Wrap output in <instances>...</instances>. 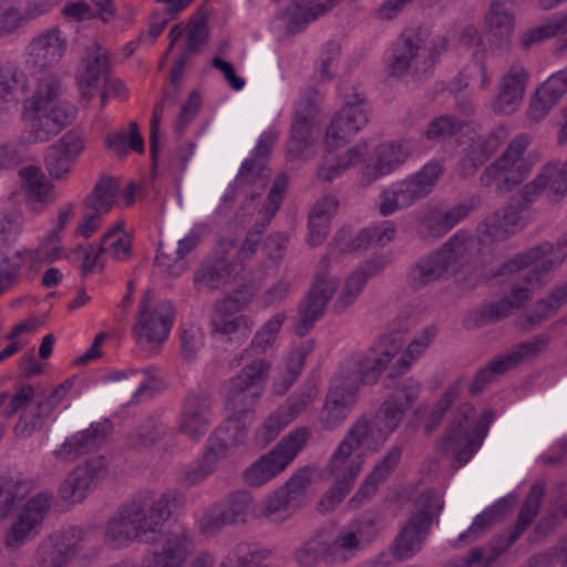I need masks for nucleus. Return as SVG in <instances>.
<instances>
[{"mask_svg":"<svg viewBox=\"0 0 567 567\" xmlns=\"http://www.w3.org/2000/svg\"><path fill=\"white\" fill-rule=\"evenodd\" d=\"M29 90L27 75L13 64L0 69V109H16Z\"/></svg>","mask_w":567,"mask_h":567,"instance_id":"nucleus-43","label":"nucleus"},{"mask_svg":"<svg viewBox=\"0 0 567 567\" xmlns=\"http://www.w3.org/2000/svg\"><path fill=\"white\" fill-rule=\"evenodd\" d=\"M285 311L276 312L266 322H264L252 336L250 343L243 350L241 359L250 360L262 359L261 355L272 351L276 348L281 328L287 320Z\"/></svg>","mask_w":567,"mask_h":567,"instance_id":"nucleus-38","label":"nucleus"},{"mask_svg":"<svg viewBox=\"0 0 567 567\" xmlns=\"http://www.w3.org/2000/svg\"><path fill=\"white\" fill-rule=\"evenodd\" d=\"M252 504L249 492L238 489L210 505L198 520L199 532L205 536L218 534L225 526L244 523Z\"/></svg>","mask_w":567,"mask_h":567,"instance_id":"nucleus-17","label":"nucleus"},{"mask_svg":"<svg viewBox=\"0 0 567 567\" xmlns=\"http://www.w3.org/2000/svg\"><path fill=\"white\" fill-rule=\"evenodd\" d=\"M403 449L401 445H392L385 455L377 463L372 472L364 478L358 492L349 501L351 507H359L375 494L379 485L383 483L398 467Z\"/></svg>","mask_w":567,"mask_h":567,"instance_id":"nucleus-36","label":"nucleus"},{"mask_svg":"<svg viewBox=\"0 0 567 567\" xmlns=\"http://www.w3.org/2000/svg\"><path fill=\"white\" fill-rule=\"evenodd\" d=\"M364 462L363 453L350 454L337 446L323 468V476L332 486L319 503L321 511L330 512L342 502L353 487Z\"/></svg>","mask_w":567,"mask_h":567,"instance_id":"nucleus-12","label":"nucleus"},{"mask_svg":"<svg viewBox=\"0 0 567 567\" xmlns=\"http://www.w3.org/2000/svg\"><path fill=\"white\" fill-rule=\"evenodd\" d=\"M84 147L83 135L75 130L66 132L48 146L43 155V164L50 178L66 179Z\"/></svg>","mask_w":567,"mask_h":567,"instance_id":"nucleus-20","label":"nucleus"},{"mask_svg":"<svg viewBox=\"0 0 567 567\" xmlns=\"http://www.w3.org/2000/svg\"><path fill=\"white\" fill-rule=\"evenodd\" d=\"M549 340L548 336H537L517 344L508 353L491 360L476 373L470 385V392L474 395L481 393L495 375L503 374L520 363L536 358L547 348Z\"/></svg>","mask_w":567,"mask_h":567,"instance_id":"nucleus-18","label":"nucleus"},{"mask_svg":"<svg viewBox=\"0 0 567 567\" xmlns=\"http://www.w3.org/2000/svg\"><path fill=\"white\" fill-rule=\"evenodd\" d=\"M28 493L25 483L0 478V516L6 518L13 515L3 536V544L10 550L19 549L40 535L51 508V493L39 492L22 503Z\"/></svg>","mask_w":567,"mask_h":567,"instance_id":"nucleus-3","label":"nucleus"},{"mask_svg":"<svg viewBox=\"0 0 567 567\" xmlns=\"http://www.w3.org/2000/svg\"><path fill=\"white\" fill-rule=\"evenodd\" d=\"M567 93V68L551 74L530 100L527 117L532 122L543 121Z\"/></svg>","mask_w":567,"mask_h":567,"instance_id":"nucleus-34","label":"nucleus"},{"mask_svg":"<svg viewBox=\"0 0 567 567\" xmlns=\"http://www.w3.org/2000/svg\"><path fill=\"white\" fill-rule=\"evenodd\" d=\"M63 85L55 73L38 79L33 94L23 101V116L37 142H47L69 123L70 114L61 101Z\"/></svg>","mask_w":567,"mask_h":567,"instance_id":"nucleus-4","label":"nucleus"},{"mask_svg":"<svg viewBox=\"0 0 567 567\" xmlns=\"http://www.w3.org/2000/svg\"><path fill=\"white\" fill-rule=\"evenodd\" d=\"M506 137L507 132L504 126H497L486 134L474 137L466 158V162H471L468 173H474L478 165L484 164L498 150Z\"/></svg>","mask_w":567,"mask_h":567,"instance_id":"nucleus-45","label":"nucleus"},{"mask_svg":"<svg viewBox=\"0 0 567 567\" xmlns=\"http://www.w3.org/2000/svg\"><path fill=\"white\" fill-rule=\"evenodd\" d=\"M270 174L267 165L255 159H246L235 178L236 187L243 195V210L254 207V202L267 187Z\"/></svg>","mask_w":567,"mask_h":567,"instance_id":"nucleus-35","label":"nucleus"},{"mask_svg":"<svg viewBox=\"0 0 567 567\" xmlns=\"http://www.w3.org/2000/svg\"><path fill=\"white\" fill-rule=\"evenodd\" d=\"M82 532L76 527L54 533L38 547L39 567H68L79 550Z\"/></svg>","mask_w":567,"mask_h":567,"instance_id":"nucleus-27","label":"nucleus"},{"mask_svg":"<svg viewBox=\"0 0 567 567\" xmlns=\"http://www.w3.org/2000/svg\"><path fill=\"white\" fill-rule=\"evenodd\" d=\"M529 73L520 63H514L501 78L497 93L492 101L495 114L511 115L523 102Z\"/></svg>","mask_w":567,"mask_h":567,"instance_id":"nucleus-30","label":"nucleus"},{"mask_svg":"<svg viewBox=\"0 0 567 567\" xmlns=\"http://www.w3.org/2000/svg\"><path fill=\"white\" fill-rule=\"evenodd\" d=\"M20 230L21 224L18 217L0 214V292L18 278L22 264L33 258L30 251H16L12 256L7 252Z\"/></svg>","mask_w":567,"mask_h":567,"instance_id":"nucleus-24","label":"nucleus"},{"mask_svg":"<svg viewBox=\"0 0 567 567\" xmlns=\"http://www.w3.org/2000/svg\"><path fill=\"white\" fill-rule=\"evenodd\" d=\"M339 286V279L327 270V260H320L315 281L298 305L293 331L306 336L324 315L326 307Z\"/></svg>","mask_w":567,"mask_h":567,"instance_id":"nucleus-13","label":"nucleus"},{"mask_svg":"<svg viewBox=\"0 0 567 567\" xmlns=\"http://www.w3.org/2000/svg\"><path fill=\"white\" fill-rule=\"evenodd\" d=\"M23 183L25 197L29 202L50 204L54 202L53 185L42 173L41 168L28 165L19 171Z\"/></svg>","mask_w":567,"mask_h":567,"instance_id":"nucleus-47","label":"nucleus"},{"mask_svg":"<svg viewBox=\"0 0 567 567\" xmlns=\"http://www.w3.org/2000/svg\"><path fill=\"white\" fill-rule=\"evenodd\" d=\"M291 422L287 416L282 413V411L277 408L272 413H270L262 424L255 432V441L260 447H265L272 441H275L280 432L289 425Z\"/></svg>","mask_w":567,"mask_h":567,"instance_id":"nucleus-63","label":"nucleus"},{"mask_svg":"<svg viewBox=\"0 0 567 567\" xmlns=\"http://www.w3.org/2000/svg\"><path fill=\"white\" fill-rule=\"evenodd\" d=\"M365 440H370L373 443V433L369 419L362 415L351 424L338 447L350 454H357V450Z\"/></svg>","mask_w":567,"mask_h":567,"instance_id":"nucleus-62","label":"nucleus"},{"mask_svg":"<svg viewBox=\"0 0 567 567\" xmlns=\"http://www.w3.org/2000/svg\"><path fill=\"white\" fill-rule=\"evenodd\" d=\"M365 249L362 231L352 234V229L348 226H342L333 236L328 246L327 254L320 260H327V270L332 259L342 254H352Z\"/></svg>","mask_w":567,"mask_h":567,"instance_id":"nucleus-51","label":"nucleus"},{"mask_svg":"<svg viewBox=\"0 0 567 567\" xmlns=\"http://www.w3.org/2000/svg\"><path fill=\"white\" fill-rule=\"evenodd\" d=\"M155 265L162 272L171 277H178L188 269L187 260L173 243H159Z\"/></svg>","mask_w":567,"mask_h":567,"instance_id":"nucleus-57","label":"nucleus"},{"mask_svg":"<svg viewBox=\"0 0 567 567\" xmlns=\"http://www.w3.org/2000/svg\"><path fill=\"white\" fill-rule=\"evenodd\" d=\"M473 412L472 405L462 404L436 443L439 451L452 455L460 466L466 464L480 449L494 417L491 410H485L476 422L472 420Z\"/></svg>","mask_w":567,"mask_h":567,"instance_id":"nucleus-6","label":"nucleus"},{"mask_svg":"<svg viewBox=\"0 0 567 567\" xmlns=\"http://www.w3.org/2000/svg\"><path fill=\"white\" fill-rule=\"evenodd\" d=\"M334 3L336 0H317L310 8L297 6L287 24L288 31L293 34L301 32L311 21L329 11Z\"/></svg>","mask_w":567,"mask_h":567,"instance_id":"nucleus-60","label":"nucleus"},{"mask_svg":"<svg viewBox=\"0 0 567 567\" xmlns=\"http://www.w3.org/2000/svg\"><path fill=\"white\" fill-rule=\"evenodd\" d=\"M419 391V383L408 379L386 396L370 421L374 444L382 445L399 427L404 414L415 402Z\"/></svg>","mask_w":567,"mask_h":567,"instance_id":"nucleus-14","label":"nucleus"},{"mask_svg":"<svg viewBox=\"0 0 567 567\" xmlns=\"http://www.w3.org/2000/svg\"><path fill=\"white\" fill-rule=\"evenodd\" d=\"M444 257L439 249L421 256L406 274V284L413 290H420L439 281L447 271Z\"/></svg>","mask_w":567,"mask_h":567,"instance_id":"nucleus-40","label":"nucleus"},{"mask_svg":"<svg viewBox=\"0 0 567 567\" xmlns=\"http://www.w3.org/2000/svg\"><path fill=\"white\" fill-rule=\"evenodd\" d=\"M123 228L124 223L120 221L102 236L100 252L107 254L117 261H124L130 257L132 241Z\"/></svg>","mask_w":567,"mask_h":567,"instance_id":"nucleus-53","label":"nucleus"},{"mask_svg":"<svg viewBox=\"0 0 567 567\" xmlns=\"http://www.w3.org/2000/svg\"><path fill=\"white\" fill-rule=\"evenodd\" d=\"M434 60L421 37L413 32H404L393 48L389 73L402 76L410 73L416 80L426 76L433 69Z\"/></svg>","mask_w":567,"mask_h":567,"instance_id":"nucleus-16","label":"nucleus"},{"mask_svg":"<svg viewBox=\"0 0 567 567\" xmlns=\"http://www.w3.org/2000/svg\"><path fill=\"white\" fill-rule=\"evenodd\" d=\"M442 174V163L431 161L423 165L417 173L384 188L380 194L379 213L382 216H389L426 197Z\"/></svg>","mask_w":567,"mask_h":567,"instance_id":"nucleus-9","label":"nucleus"},{"mask_svg":"<svg viewBox=\"0 0 567 567\" xmlns=\"http://www.w3.org/2000/svg\"><path fill=\"white\" fill-rule=\"evenodd\" d=\"M213 406L207 394L188 393L182 402L177 429L190 441L198 442L212 425Z\"/></svg>","mask_w":567,"mask_h":567,"instance_id":"nucleus-25","label":"nucleus"},{"mask_svg":"<svg viewBox=\"0 0 567 567\" xmlns=\"http://www.w3.org/2000/svg\"><path fill=\"white\" fill-rule=\"evenodd\" d=\"M66 39L59 28L47 29L33 37L25 48V65L33 71H44L55 65L66 51Z\"/></svg>","mask_w":567,"mask_h":567,"instance_id":"nucleus-23","label":"nucleus"},{"mask_svg":"<svg viewBox=\"0 0 567 567\" xmlns=\"http://www.w3.org/2000/svg\"><path fill=\"white\" fill-rule=\"evenodd\" d=\"M109 473L103 456L92 457L74 467L59 487V497L69 503L82 502L89 491L103 481Z\"/></svg>","mask_w":567,"mask_h":567,"instance_id":"nucleus-22","label":"nucleus"},{"mask_svg":"<svg viewBox=\"0 0 567 567\" xmlns=\"http://www.w3.org/2000/svg\"><path fill=\"white\" fill-rule=\"evenodd\" d=\"M110 395L123 405L137 404L153 396L155 375L151 369L111 371L104 377Z\"/></svg>","mask_w":567,"mask_h":567,"instance_id":"nucleus-19","label":"nucleus"},{"mask_svg":"<svg viewBox=\"0 0 567 567\" xmlns=\"http://www.w3.org/2000/svg\"><path fill=\"white\" fill-rule=\"evenodd\" d=\"M386 365V358H383L373 349H369L365 352L353 353L348 357L336 377L341 378L348 385L353 381V389L359 391L361 383H375Z\"/></svg>","mask_w":567,"mask_h":567,"instance_id":"nucleus-28","label":"nucleus"},{"mask_svg":"<svg viewBox=\"0 0 567 567\" xmlns=\"http://www.w3.org/2000/svg\"><path fill=\"white\" fill-rule=\"evenodd\" d=\"M82 69L76 76L81 97L87 103L95 95L100 79L109 72V56L94 44L87 49L82 60Z\"/></svg>","mask_w":567,"mask_h":567,"instance_id":"nucleus-37","label":"nucleus"},{"mask_svg":"<svg viewBox=\"0 0 567 567\" xmlns=\"http://www.w3.org/2000/svg\"><path fill=\"white\" fill-rule=\"evenodd\" d=\"M553 200L567 194V161L551 162L539 172Z\"/></svg>","mask_w":567,"mask_h":567,"instance_id":"nucleus-59","label":"nucleus"},{"mask_svg":"<svg viewBox=\"0 0 567 567\" xmlns=\"http://www.w3.org/2000/svg\"><path fill=\"white\" fill-rule=\"evenodd\" d=\"M415 507L395 538L394 555L400 559H408L421 550L434 516L443 508V502L435 492L425 491L416 498Z\"/></svg>","mask_w":567,"mask_h":567,"instance_id":"nucleus-11","label":"nucleus"},{"mask_svg":"<svg viewBox=\"0 0 567 567\" xmlns=\"http://www.w3.org/2000/svg\"><path fill=\"white\" fill-rule=\"evenodd\" d=\"M567 303V280L557 286L547 298L539 300L534 306L530 313L527 316V320L530 324H538L553 313H555L560 307Z\"/></svg>","mask_w":567,"mask_h":567,"instance_id":"nucleus-56","label":"nucleus"},{"mask_svg":"<svg viewBox=\"0 0 567 567\" xmlns=\"http://www.w3.org/2000/svg\"><path fill=\"white\" fill-rule=\"evenodd\" d=\"M185 503V494L175 487L163 493L140 489L121 503L107 520L105 542L113 547H124L135 540L148 542Z\"/></svg>","mask_w":567,"mask_h":567,"instance_id":"nucleus-1","label":"nucleus"},{"mask_svg":"<svg viewBox=\"0 0 567 567\" xmlns=\"http://www.w3.org/2000/svg\"><path fill=\"white\" fill-rule=\"evenodd\" d=\"M545 495V485L542 482L534 484L526 497L518 517L517 522L514 526V530L508 535L507 542L504 549L512 546L526 530V528L532 524L534 518L537 516L543 498Z\"/></svg>","mask_w":567,"mask_h":567,"instance_id":"nucleus-48","label":"nucleus"},{"mask_svg":"<svg viewBox=\"0 0 567 567\" xmlns=\"http://www.w3.org/2000/svg\"><path fill=\"white\" fill-rule=\"evenodd\" d=\"M507 4L508 0H493L485 18L489 32L501 39L508 38L514 30V16Z\"/></svg>","mask_w":567,"mask_h":567,"instance_id":"nucleus-54","label":"nucleus"},{"mask_svg":"<svg viewBox=\"0 0 567 567\" xmlns=\"http://www.w3.org/2000/svg\"><path fill=\"white\" fill-rule=\"evenodd\" d=\"M168 427L163 420L148 417L131 433L130 444L134 449L147 447L164 439Z\"/></svg>","mask_w":567,"mask_h":567,"instance_id":"nucleus-58","label":"nucleus"},{"mask_svg":"<svg viewBox=\"0 0 567 567\" xmlns=\"http://www.w3.org/2000/svg\"><path fill=\"white\" fill-rule=\"evenodd\" d=\"M328 546L332 561L347 560L362 549L350 526L339 532L332 542L328 540Z\"/></svg>","mask_w":567,"mask_h":567,"instance_id":"nucleus-64","label":"nucleus"},{"mask_svg":"<svg viewBox=\"0 0 567 567\" xmlns=\"http://www.w3.org/2000/svg\"><path fill=\"white\" fill-rule=\"evenodd\" d=\"M310 437L309 427H296L284 436L272 450L258 457L244 471V482L255 487L266 484L286 470Z\"/></svg>","mask_w":567,"mask_h":567,"instance_id":"nucleus-8","label":"nucleus"},{"mask_svg":"<svg viewBox=\"0 0 567 567\" xmlns=\"http://www.w3.org/2000/svg\"><path fill=\"white\" fill-rule=\"evenodd\" d=\"M112 425L109 421L91 424L86 430L76 432L53 451L61 462H73L78 457L99 449L110 435Z\"/></svg>","mask_w":567,"mask_h":567,"instance_id":"nucleus-31","label":"nucleus"},{"mask_svg":"<svg viewBox=\"0 0 567 567\" xmlns=\"http://www.w3.org/2000/svg\"><path fill=\"white\" fill-rule=\"evenodd\" d=\"M233 300L227 298L218 302L215 307V313L212 317V333L228 336H239L247 339L254 328V320L246 315H230L229 309Z\"/></svg>","mask_w":567,"mask_h":567,"instance_id":"nucleus-39","label":"nucleus"},{"mask_svg":"<svg viewBox=\"0 0 567 567\" xmlns=\"http://www.w3.org/2000/svg\"><path fill=\"white\" fill-rule=\"evenodd\" d=\"M413 145L409 141L382 143L375 148L377 162L373 168H368V182L390 174L401 166L411 155Z\"/></svg>","mask_w":567,"mask_h":567,"instance_id":"nucleus-42","label":"nucleus"},{"mask_svg":"<svg viewBox=\"0 0 567 567\" xmlns=\"http://www.w3.org/2000/svg\"><path fill=\"white\" fill-rule=\"evenodd\" d=\"M118 192V183L109 176L101 177L92 192L84 198L86 210H94L102 215L109 213L115 202Z\"/></svg>","mask_w":567,"mask_h":567,"instance_id":"nucleus-49","label":"nucleus"},{"mask_svg":"<svg viewBox=\"0 0 567 567\" xmlns=\"http://www.w3.org/2000/svg\"><path fill=\"white\" fill-rule=\"evenodd\" d=\"M174 313L169 300L156 301L152 292L146 291L140 303L138 320L134 327L136 340L146 346L164 342L172 329Z\"/></svg>","mask_w":567,"mask_h":567,"instance_id":"nucleus-15","label":"nucleus"},{"mask_svg":"<svg viewBox=\"0 0 567 567\" xmlns=\"http://www.w3.org/2000/svg\"><path fill=\"white\" fill-rule=\"evenodd\" d=\"M470 213L466 205H456L449 210L425 208L417 214L416 233L422 239H436L444 236Z\"/></svg>","mask_w":567,"mask_h":567,"instance_id":"nucleus-33","label":"nucleus"},{"mask_svg":"<svg viewBox=\"0 0 567 567\" xmlns=\"http://www.w3.org/2000/svg\"><path fill=\"white\" fill-rule=\"evenodd\" d=\"M515 499L511 497L497 501L474 518L468 529L460 535V540L468 544L482 537L513 507Z\"/></svg>","mask_w":567,"mask_h":567,"instance_id":"nucleus-46","label":"nucleus"},{"mask_svg":"<svg viewBox=\"0 0 567 567\" xmlns=\"http://www.w3.org/2000/svg\"><path fill=\"white\" fill-rule=\"evenodd\" d=\"M193 551V540L184 532H166L159 535L152 557L142 567H183Z\"/></svg>","mask_w":567,"mask_h":567,"instance_id":"nucleus-29","label":"nucleus"},{"mask_svg":"<svg viewBox=\"0 0 567 567\" xmlns=\"http://www.w3.org/2000/svg\"><path fill=\"white\" fill-rule=\"evenodd\" d=\"M554 251L555 248L550 243H543L526 252L516 255L502 266L499 275L512 274L523 267L533 266L520 281L512 286L511 295L506 298L514 309L523 307L526 301L532 299L534 290L543 287L548 274L557 267L558 261L553 257Z\"/></svg>","mask_w":567,"mask_h":567,"instance_id":"nucleus-7","label":"nucleus"},{"mask_svg":"<svg viewBox=\"0 0 567 567\" xmlns=\"http://www.w3.org/2000/svg\"><path fill=\"white\" fill-rule=\"evenodd\" d=\"M312 130V120L307 115L297 114L291 124L290 137L287 142V156L289 161L302 157L308 148L309 136Z\"/></svg>","mask_w":567,"mask_h":567,"instance_id":"nucleus-55","label":"nucleus"},{"mask_svg":"<svg viewBox=\"0 0 567 567\" xmlns=\"http://www.w3.org/2000/svg\"><path fill=\"white\" fill-rule=\"evenodd\" d=\"M369 121V106L358 91L344 95L343 106L338 111L327 128L324 144L328 148L319 165L317 176L323 182H331L349 167L360 163L367 155L365 145H355L343 154H334L333 148L346 144Z\"/></svg>","mask_w":567,"mask_h":567,"instance_id":"nucleus-2","label":"nucleus"},{"mask_svg":"<svg viewBox=\"0 0 567 567\" xmlns=\"http://www.w3.org/2000/svg\"><path fill=\"white\" fill-rule=\"evenodd\" d=\"M270 371V363L266 359H255L246 364L229 380L225 399V409L228 412L223 425L233 430L245 429L255 420V406L264 391Z\"/></svg>","mask_w":567,"mask_h":567,"instance_id":"nucleus-5","label":"nucleus"},{"mask_svg":"<svg viewBox=\"0 0 567 567\" xmlns=\"http://www.w3.org/2000/svg\"><path fill=\"white\" fill-rule=\"evenodd\" d=\"M245 429L219 425L208 437L202 457L216 471L218 463L226 458L231 447L245 441Z\"/></svg>","mask_w":567,"mask_h":567,"instance_id":"nucleus-41","label":"nucleus"},{"mask_svg":"<svg viewBox=\"0 0 567 567\" xmlns=\"http://www.w3.org/2000/svg\"><path fill=\"white\" fill-rule=\"evenodd\" d=\"M353 382L349 385L336 375L331 380L329 391L319 415L321 426L327 431L338 429L352 411L358 391L353 389Z\"/></svg>","mask_w":567,"mask_h":567,"instance_id":"nucleus-26","label":"nucleus"},{"mask_svg":"<svg viewBox=\"0 0 567 567\" xmlns=\"http://www.w3.org/2000/svg\"><path fill=\"white\" fill-rule=\"evenodd\" d=\"M520 223L518 207L508 205L485 219L482 234L492 241L505 240L520 228Z\"/></svg>","mask_w":567,"mask_h":567,"instance_id":"nucleus-44","label":"nucleus"},{"mask_svg":"<svg viewBox=\"0 0 567 567\" xmlns=\"http://www.w3.org/2000/svg\"><path fill=\"white\" fill-rule=\"evenodd\" d=\"M529 144V135H517L505 152L484 169L480 177L481 184L485 187L495 186L499 193L509 192L522 184L532 172V163L525 157Z\"/></svg>","mask_w":567,"mask_h":567,"instance_id":"nucleus-10","label":"nucleus"},{"mask_svg":"<svg viewBox=\"0 0 567 567\" xmlns=\"http://www.w3.org/2000/svg\"><path fill=\"white\" fill-rule=\"evenodd\" d=\"M298 507L284 489L277 488L265 498L260 514L270 523H282L290 518Z\"/></svg>","mask_w":567,"mask_h":567,"instance_id":"nucleus-52","label":"nucleus"},{"mask_svg":"<svg viewBox=\"0 0 567 567\" xmlns=\"http://www.w3.org/2000/svg\"><path fill=\"white\" fill-rule=\"evenodd\" d=\"M480 247L481 243L476 237L458 231L439 249L447 269L453 271L457 282L463 281V272H474L483 265L480 259Z\"/></svg>","mask_w":567,"mask_h":567,"instance_id":"nucleus-21","label":"nucleus"},{"mask_svg":"<svg viewBox=\"0 0 567 567\" xmlns=\"http://www.w3.org/2000/svg\"><path fill=\"white\" fill-rule=\"evenodd\" d=\"M229 277L228 267L224 260L203 265L194 275V284L198 290L216 289Z\"/></svg>","mask_w":567,"mask_h":567,"instance_id":"nucleus-61","label":"nucleus"},{"mask_svg":"<svg viewBox=\"0 0 567 567\" xmlns=\"http://www.w3.org/2000/svg\"><path fill=\"white\" fill-rule=\"evenodd\" d=\"M385 266L381 257L362 262L346 278L343 287L333 302L332 310L337 315L344 313L361 295L369 278L378 276Z\"/></svg>","mask_w":567,"mask_h":567,"instance_id":"nucleus-32","label":"nucleus"},{"mask_svg":"<svg viewBox=\"0 0 567 567\" xmlns=\"http://www.w3.org/2000/svg\"><path fill=\"white\" fill-rule=\"evenodd\" d=\"M329 551L328 540L316 535L296 548L293 558L299 567H318L320 561H332Z\"/></svg>","mask_w":567,"mask_h":567,"instance_id":"nucleus-50","label":"nucleus"}]
</instances>
